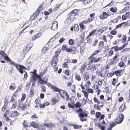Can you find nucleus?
I'll use <instances>...</instances> for the list:
<instances>
[{
	"mask_svg": "<svg viewBox=\"0 0 130 130\" xmlns=\"http://www.w3.org/2000/svg\"><path fill=\"white\" fill-rule=\"evenodd\" d=\"M79 10L77 9L73 10L68 14V20L71 22H72L75 19V16L78 13Z\"/></svg>",
	"mask_w": 130,
	"mask_h": 130,
	"instance_id": "obj_1",
	"label": "nucleus"
},
{
	"mask_svg": "<svg viewBox=\"0 0 130 130\" xmlns=\"http://www.w3.org/2000/svg\"><path fill=\"white\" fill-rule=\"evenodd\" d=\"M43 5V3L40 4L39 7L37 8L36 12L32 15L31 16L30 19H32V20H34L37 18V17L38 16L39 13H40V10H42V8Z\"/></svg>",
	"mask_w": 130,
	"mask_h": 130,
	"instance_id": "obj_2",
	"label": "nucleus"
},
{
	"mask_svg": "<svg viewBox=\"0 0 130 130\" xmlns=\"http://www.w3.org/2000/svg\"><path fill=\"white\" fill-rule=\"evenodd\" d=\"M61 97L63 99H65V95L66 97V100L68 101L69 99V94L67 92L64 90L61 89L60 90V93H59Z\"/></svg>",
	"mask_w": 130,
	"mask_h": 130,
	"instance_id": "obj_3",
	"label": "nucleus"
},
{
	"mask_svg": "<svg viewBox=\"0 0 130 130\" xmlns=\"http://www.w3.org/2000/svg\"><path fill=\"white\" fill-rule=\"evenodd\" d=\"M62 49L63 50H66L67 52H70L72 51H75L76 48L74 47H71V48H68L66 45H63L62 46Z\"/></svg>",
	"mask_w": 130,
	"mask_h": 130,
	"instance_id": "obj_4",
	"label": "nucleus"
},
{
	"mask_svg": "<svg viewBox=\"0 0 130 130\" xmlns=\"http://www.w3.org/2000/svg\"><path fill=\"white\" fill-rule=\"evenodd\" d=\"M16 68L17 69L19 72L21 73L22 74L23 73V69H26V68L23 66L19 64H16L15 65Z\"/></svg>",
	"mask_w": 130,
	"mask_h": 130,
	"instance_id": "obj_5",
	"label": "nucleus"
},
{
	"mask_svg": "<svg viewBox=\"0 0 130 130\" xmlns=\"http://www.w3.org/2000/svg\"><path fill=\"white\" fill-rule=\"evenodd\" d=\"M50 87L54 92H58L59 93H60V90H61V89H59L56 86L50 84Z\"/></svg>",
	"mask_w": 130,
	"mask_h": 130,
	"instance_id": "obj_6",
	"label": "nucleus"
},
{
	"mask_svg": "<svg viewBox=\"0 0 130 130\" xmlns=\"http://www.w3.org/2000/svg\"><path fill=\"white\" fill-rule=\"evenodd\" d=\"M58 61V59H56L53 57L52 59L50 62L51 66L52 67H54L56 66Z\"/></svg>",
	"mask_w": 130,
	"mask_h": 130,
	"instance_id": "obj_7",
	"label": "nucleus"
},
{
	"mask_svg": "<svg viewBox=\"0 0 130 130\" xmlns=\"http://www.w3.org/2000/svg\"><path fill=\"white\" fill-rule=\"evenodd\" d=\"M27 104L25 103H20L19 106V107L21 109L24 110L26 108Z\"/></svg>",
	"mask_w": 130,
	"mask_h": 130,
	"instance_id": "obj_8",
	"label": "nucleus"
},
{
	"mask_svg": "<svg viewBox=\"0 0 130 130\" xmlns=\"http://www.w3.org/2000/svg\"><path fill=\"white\" fill-rule=\"evenodd\" d=\"M108 16V14L107 13L105 12H102V14L100 15L99 18L103 20L104 19L106 18Z\"/></svg>",
	"mask_w": 130,
	"mask_h": 130,
	"instance_id": "obj_9",
	"label": "nucleus"
},
{
	"mask_svg": "<svg viewBox=\"0 0 130 130\" xmlns=\"http://www.w3.org/2000/svg\"><path fill=\"white\" fill-rule=\"evenodd\" d=\"M58 23L56 21H54L51 27V29L53 30H55L57 29L58 27Z\"/></svg>",
	"mask_w": 130,
	"mask_h": 130,
	"instance_id": "obj_10",
	"label": "nucleus"
},
{
	"mask_svg": "<svg viewBox=\"0 0 130 130\" xmlns=\"http://www.w3.org/2000/svg\"><path fill=\"white\" fill-rule=\"evenodd\" d=\"M59 100V99L58 97L57 98L54 97L51 100L52 105H55L56 103L58 102Z\"/></svg>",
	"mask_w": 130,
	"mask_h": 130,
	"instance_id": "obj_11",
	"label": "nucleus"
},
{
	"mask_svg": "<svg viewBox=\"0 0 130 130\" xmlns=\"http://www.w3.org/2000/svg\"><path fill=\"white\" fill-rule=\"evenodd\" d=\"M44 125L47 128H52L55 126L54 124L52 123H44Z\"/></svg>",
	"mask_w": 130,
	"mask_h": 130,
	"instance_id": "obj_12",
	"label": "nucleus"
},
{
	"mask_svg": "<svg viewBox=\"0 0 130 130\" xmlns=\"http://www.w3.org/2000/svg\"><path fill=\"white\" fill-rule=\"evenodd\" d=\"M87 112L85 110L83 111L82 109V122L86 121V119H83L82 118L84 117H87Z\"/></svg>",
	"mask_w": 130,
	"mask_h": 130,
	"instance_id": "obj_13",
	"label": "nucleus"
},
{
	"mask_svg": "<svg viewBox=\"0 0 130 130\" xmlns=\"http://www.w3.org/2000/svg\"><path fill=\"white\" fill-rule=\"evenodd\" d=\"M19 114L18 112L17 111H12L10 114V115L9 116L10 117H17L18 116Z\"/></svg>",
	"mask_w": 130,
	"mask_h": 130,
	"instance_id": "obj_14",
	"label": "nucleus"
},
{
	"mask_svg": "<svg viewBox=\"0 0 130 130\" xmlns=\"http://www.w3.org/2000/svg\"><path fill=\"white\" fill-rule=\"evenodd\" d=\"M61 50L60 49H58L56 51L55 53V55L53 57V58L58 59V58L59 55L60 54Z\"/></svg>",
	"mask_w": 130,
	"mask_h": 130,
	"instance_id": "obj_15",
	"label": "nucleus"
},
{
	"mask_svg": "<svg viewBox=\"0 0 130 130\" xmlns=\"http://www.w3.org/2000/svg\"><path fill=\"white\" fill-rule=\"evenodd\" d=\"M83 79L85 81L88 79L89 78L88 73L87 72H85L83 74Z\"/></svg>",
	"mask_w": 130,
	"mask_h": 130,
	"instance_id": "obj_16",
	"label": "nucleus"
},
{
	"mask_svg": "<svg viewBox=\"0 0 130 130\" xmlns=\"http://www.w3.org/2000/svg\"><path fill=\"white\" fill-rule=\"evenodd\" d=\"M0 54L3 57L5 60H7L8 59L9 57L7 54L5 53L3 51H1Z\"/></svg>",
	"mask_w": 130,
	"mask_h": 130,
	"instance_id": "obj_17",
	"label": "nucleus"
},
{
	"mask_svg": "<svg viewBox=\"0 0 130 130\" xmlns=\"http://www.w3.org/2000/svg\"><path fill=\"white\" fill-rule=\"evenodd\" d=\"M42 77V75H38L37 74L34 77H33V76H32V78L33 80L35 81H36L37 80V78L40 80L41 79V78Z\"/></svg>",
	"mask_w": 130,
	"mask_h": 130,
	"instance_id": "obj_18",
	"label": "nucleus"
},
{
	"mask_svg": "<svg viewBox=\"0 0 130 130\" xmlns=\"http://www.w3.org/2000/svg\"><path fill=\"white\" fill-rule=\"evenodd\" d=\"M87 70H90L91 71H94L97 69V68L94 66H93L90 65L88 66L87 68Z\"/></svg>",
	"mask_w": 130,
	"mask_h": 130,
	"instance_id": "obj_19",
	"label": "nucleus"
},
{
	"mask_svg": "<svg viewBox=\"0 0 130 130\" xmlns=\"http://www.w3.org/2000/svg\"><path fill=\"white\" fill-rule=\"evenodd\" d=\"M41 34L40 33H38L37 34L34 36L32 37V40H34L38 38H40L41 36Z\"/></svg>",
	"mask_w": 130,
	"mask_h": 130,
	"instance_id": "obj_20",
	"label": "nucleus"
},
{
	"mask_svg": "<svg viewBox=\"0 0 130 130\" xmlns=\"http://www.w3.org/2000/svg\"><path fill=\"white\" fill-rule=\"evenodd\" d=\"M38 130H46V129L45 125H39L38 127Z\"/></svg>",
	"mask_w": 130,
	"mask_h": 130,
	"instance_id": "obj_21",
	"label": "nucleus"
},
{
	"mask_svg": "<svg viewBox=\"0 0 130 130\" xmlns=\"http://www.w3.org/2000/svg\"><path fill=\"white\" fill-rule=\"evenodd\" d=\"M76 112L79 113V117L80 118V120L81 121V108H80L78 109H76Z\"/></svg>",
	"mask_w": 130,
	"mask_h": 130,
	"instance_id": "obj_22",
	"label": "nucleus"
},
{
	"mask_svg": "<svg viewBox=\"0 0 130 130\" xmlns=\"http://www.w3.org/2000/svg\"><path fill=\"white\" fill-rule=\"evenodd\" d=\"M118 56V55L116 54L115 56L112 59V61L111 62V63L113 64L115 62L116 63L117 62V60H116Z\"/></svg>",
	"mask_w": 130,
	"mask_h": 130,
	"instance_id": "obj_23",
	"label": "nucleus"
},
{
	"mask_svg": "<svg viewBox=\"0 0 130 130\" xmlns=\"http://www.w3.org/2000/svg\"><path fill=\"white\" fill-rule=\"evenodd\" d=\"M39 125L38 124H36L35 122H34L31 123L30 126L34 128H37L38 127Z\"/></svg>",
	"mask_w": 130,
	"mask_h": 130,
	"instance_id": "obj_24",
	"label": "nucleus"
},
{
	"mask_svg": "<svg viewBox=\"0 0 130 130\" xmlns=\"http://www.w3.org/2000/svg\"><path fill=\"white\" fill-rule=\"evenodd\" d=\"M102 57H99L98 58L96 57H93V60L95 62H97L99 61H101L102 60Z\"/></svg>",
	"mask_w": 130,
	"mask_h": 130,
	"instance_id": "obj_25",
	"label": "nucleus"
},
{
	"mask_svg": "<svg viewBox=\"0 0 130 130\" xmlns=\"http://www.w3.org/2000/svg\"><path fill=\"white\" fill-rule=\"evenodd\" d=\"M125 104H122L120 107L119 109V111L122 112L124 110V109L125 107Z\"/></svg>",
	"mask_w": 130,
	"mask_h": 130,
	"instance_id": "obj_26",
	"label": "nucleus"
},
{
	"mask_svg": "<svg viewBox=\"0 0 130 130\" xmlns=\"http://www.w3.org/2000/svg\"><path fill=\"white\" fill-rule=\"evenodd\" d=\"M17 95L13 94V95L11 97V99L10 101V102H14L15 100L16 99Z\"/></svg>",
	"mask_w": 130,
	"mask_h": 130,
	"instance_id": "obj_27",
	"label": "nucleus"
},
{
	"mask_svg": "<svg viewBox=\"0 0 130 130\" xmlns=\"http://www.w3.org/2000/svg\"><path fill=\"white\" fill-rule=\"evenodd\" d=\"M44 80H43V79H41L40 80H39V82H40L41 84H44L47 83V79L45 80V78H44Z\"/></svg>",
	"mask_w": 130,
	"mask_h": 130,
	"instance_id": "obj_28",
	"label": "nucleus"
},
{
	"mask_svg": "<svg viewBox=\"0 0 130 130\" xmlns=\"http://www.w3.org/2000/svg\"><path fill=\"white\" fill-rule=\"evenodd\" d=\"M5 120L6 121L9 122L10 124V125H12L13 124L14 120H11L8 117H7L6 119Z\"/></svg>",
	"mask_w": 130,
	"mask_h": 130,
	"instance_id": "obj_29",
	"label": "nucleus"
},
{
	"mask_svg": "<svg viewBox=\"0 0 130 130\" xmlns=\"http://www.w3.org/2000/svg\"><path fill=\"white\" fill-rule=\"evenodd\" d=\"M15 85V84L14 83H13L11 84L9 87L10 89L12 90H14L15 89V87L14 86Z\"/></svg>",
	"mask_w": 130,
	"mask_h": 130,
	"instance_id": "obj_30",
	"label": "nucleus"
},
{
	"mask_svg": "<svg viewBox=\"0 0 130 130\" xmlns=\"http://www.w3.org/2000/svg\"><path fill=\"white\" fill-rule=\"evenodd\" d=\"M35 103L36 105H39L41 103L40 99L39 98L36 99L35 101Z\"/></svg>",
	"mask_w": 130,
	"mask_h": 130,
	"instance_id": "obj_31",
	"label": "nucleus"
},
{
	"mask_svg": "<svg viewBox=\"0 0 130 130\" xmlns=\"http://www.w3.org/2000/svg\"><path fill=\"white\" fill-rule=\"evenodd\" d=\"M26 98V95L25 93H23L22 95V98L20 101L21 102L23 101Z\"/></svg>",
	"mask_w": 130,
	"mask_h": 130,
	"instance_id": "obj_32",
	"label": "nucleus"
},
{
	"mask_svg": "<svg viewBox=\"0 0 130 130\" xmlns=\"http://www.w3.org/2000/svg\"><path fill=\"white\" fill-rule=\"evenodd\" d=\"M4 105L7 106L8 103V99L7 97H6L4 99Z\"/></svg>",
	"mask_w": 130,
	"mask_h": 130,
	"instance_id": "obj_33",
	"label": "nucleus"
},
{
	"mask_svg": "<svg viewBox=\"0 0 130 130\" xmlns=\"http://www.w3.org/2000/svg\"><path fill=\"white\" fill-rule=\"evenodd\" d=\"M76 88V86L75 85H72L71 87H70V89L72 92L75 93V89Z\"/></svg>",
	"mask_w": 130,
	"mask_h": 130,
	"instance_id": "obj_34",
	"label": "nucleus"
},
{
	"mask_svg": "<svg viewBox=\"0 0 130 130\" xmlns=\"http://www.w3.org/2000/svg\"><path fill=\"white\" fill-rule=\"evenodd\" d=\"M39 116L36 114H34L31 115V118L33 120L35 119H38Z\"/></svg>",
	"mask_w": 130,
	"mask_h": 130,
	"instance_id": "obj_35",
	"label": "nucleus"
},
{
	"mask_svg": "<svg viewBox=\"0 0 130 130\" xmlns=\"http://www.w3.org/2000/svg\"><path fill=\"white\" fill-rule=\"evenodd\" d=\"M70 70L68 69H66L65 70L64 72V74L67 76H69L70 75V73H69Z\"/></svg>",
	"mask_w": 130,
	"mask_h": 130,
	"instance_id": "obj_36",
	"label": "nucleus"
},
{
	"mask_svg": "<svg viewBox=\"0 0 130 130\" xmlns=\"http://www.w3.org/2000/svg\"><path fill=\"white\" fill-rule=\"evenodd\" d=\"M95 15V13H93L92 14H91L90 15V17H91V18H89V19H90V20H91V22L92 21L94 18V16Z\"/></svg>",
	"mask_w": 130,
	"mask_h": 130,
	"instance_id": "obj_37",
	"label": "nucleus"
},
{
	"mask_svg": "<svg viewBox=\"0 0 130 130\" xmlns=\"http://www.w3.org/2000/svg\"><path fill=\"white\" fill-rule=\"evenodd\" d=\"M32 46V43H29L26 46V48H27L28 50H30Z\"/></svg>",
	"mask_w": 130,
	"mask_h": 130,
	"instance_id": "obj_38",
	"label": "nucleus"
},
{
	"mask_svg": "<svg viewBox=\"0 0 130 130\" xmlns=\"http://www.w3.org/2000/svg\"><path fill=\"white\" fill-rule=\"evenodd\" d=\"M96 31V29H94L92 30L91 32L90 33L89 35L88 36V37H91L92 36L93 34H94L95 32Z\"/></svg>",
	"mask_w": 130,
	"mask_h": 130,
	"instance_id": "obj_39",
	"label": "nucleus"
},
{
	"mask_svg": "<svg viewBox=\"0 0 130 130\" xmlns=\"http://www.w3.org/2000/svg\"><path fill=\"white\" fill-rule=\"evenodd\" d=\"M74 29L76 31H77L79 30V27L78 24H76L74 25Z\"/></svg>",
	"mask_w": 130,
	"mask_h": 130,
	"instance_id": "obj_40",
	"label": "nucleus"
},
{
	"mask_svg": "<svg viewBox=\"0 0 130 130\" xmlns=\"http://www.w3.org/2000/svg\"><path fill=\"white\" fill-rule=\"evenodd\" d=\"M118 46H115L112 47L111 48L112 49H113L115 51H119V48L118 47Z\"/></svg>",
	"mask_w": 130,
	"mask_h": 130,
	"instance_id": "obj_41",
	"label": "nucleus"
},
{
	"mask_svg": "<svg viewBox=\"0 0 130 130\" xmlns=\"http://www.w3.org/2000/svg\"><path fill=\"white\" fill-rule=\"evenodd\" d=\"M123 121L122 119L117 118L116 120V122L117 124L120 123H121Z\"/></svg>",
	"mask_w": 130,
	"mask_h": 130,
	"instance_id": "obj_42",
	"label": "nucleus"
},
{
	"mask_svg": "<svg viewBox=\"0 0 130 130\" xmlns=\"http://www.w3.org/2000/svg\"><path fill=\"white\" fill-rule=\"evenodd\" d=\"M9 110H7L4 114L3 117L6 118V119L7 117H8L7 116L9 114Z\"/></svg>",
	"mask_w": 130,
	"mask_h": 130,
	"instance_id": "obj_43",
	"label": "nucleus"
},
{
	"mask_svg": "<svg viewBox=\"0 0 130 130\" xmlns=\"http://www.w3.org/2000/svg\"><path fill=\"white\" fill-rule=\"evenodd\" d=\"M72 125L73 126L74 128L75 129H78L80 128L81 127V125H79L76 124H72Z\"/></svg>",
	"mask_w": 130,
	"mask_h": 130,
	"instance_id": "obj_44",
	"label": "nucleus"
},
{
	"mask_svg": "<svg viewBox=\"0 0 130 130\" xmlns=\"http://www.w3.org/2000/svg\"><path fill=\"white\" fill-rule=\"evenodd\" d=\"M122 71V70L116 71L115 72L114 74L117 76H119L120 75V73Z\"/></svg>",
	"mask_w": 130,
	"mask_h": 130,
	"instance_id": "obj_45",
	"label": "nucleus"
},
{
	"mask_svg": "<svg viewBox=\"0 0 130 130\" xmlns=\"http://www.w3.org/2000/svg\"><path fill=\"white\" fill-rule=\"evenodd\" d=\"M41 91L45 92L46 91V88L43 85H42L41 86Z\"/></svg>",
	"mask_w": 130,
	"mask_h": 130,
	"instance_id": "obj_46",
	"label": "nucleus"
},
{
	"mask_svg": "<svg viewBox=\"0 0 130 130\" xmlns=\"http://www.w3.org/2000/svg\"><path fill=\"white\" fill-rule=\"evenodd\" d=\"M61 4H56L55 6L54 7V10H57L59 9L60 7Z\"/></svg>",
	"mask_w": 130,
	"mask_h": 130,
	"instance_id": "obj_47",
	"label": "nucleus"
},
{
	"mask_svg": "<svg viewBox=\"0 0 130 130\" xmlns=\"http://www.w3.org/2000/svg\"><path fill=\"white\" fill-rule=\"evenodd\" d=\"M7 61V62H9L10 63V64H14L15 63L13 61H12L8 57V59L7 60H6Z\"/></svg>",
	"mask_w": 130,
	"mask_h": 130,
	"instance_id": "obj_48",
	"label": "nucleus"
},
{
	"mask_svg": "<svg viewBox=\"0 0 130 130\" xmlns=\"http://www.w3.org/2000/svg\"><path fill=\"white\" fill-rule=\"evenodd\" d=\"M28 124L27 122L25 120H24L23 123V126L25 128L26 127L28 126Z\"/></svg>",
	"mask_w": 130,
	"mask_h": 130,
	"instance_id": "obj_49",
	"label": "nucleus"
},
{
	"mask_svg": "<svg viewBox=\"0 0 130 130\" xmlns=\"http://www.w3.org/2000/svg\"><path fill=\"white\" fill-rule=\"evenodd\" d=\"M74 41L72 39H70L69 40L68 43L69 45H72L74 44Z\"/></svg>",
	"mask_w": 130,
	"mask_h": 130,
	"instance_id": "obj_50",
	"label": "nucleus"
},
{
	"mask_svg": "<svg viewBox=\"0 0 130 130\" xmlns=\"http://www.w3.org/2000/svg\"><path fill=\"white\" fill-rule=\"evenodd\" d=\"M74 105L76 108L78 107L81 106L80 103L78 102H77L75 104H74Z\"/></svg>",
	"mask_w": 130,
	"mask_h": 130,
	"instance_id": "obj_51",
	"label": "nucleus"
},
{
	"mask_svg": "<svg viewBox=\"0 0 130 130\" xmlns=\"http://www.w3.org/2000/svg\"><path fill=\"white\" fill-rule=\"evenodd\" d=\"M30 95L31 96H33L34 94V89H31L29 92Z\"/></svg>",
	"mask_w": 130,
	"mask_h": 130,
	"instance_id": "obj_52",
	"label": "nucleus"
},
{
	"mask_svg": "<svg viewBox=\"0 0 130 130\" xmlns=\"http://www.w3.org/2000/svg\"><path fill=\"white\" fill-rule=\"evenodd\" d=\"M91 1V0H82V3H83V4H86Z\"/></svg>",
	"mask_w": 130,
	"mask_h": 130,
	"instance_id": "obj_53",
	"label": "nucleus"
},
{
	"mask_svg": "<svg viewBox=\"0 0 130 130\" xmlns=\"http://www.w3.org/2000/svg\"><path fill=\"white\" fill-rule=\"evenodd\" d=\"M102 34V32L100 30H98L96 33V35L97 36H98L101 35Z\"/></svg>",
	"mask_w": 130,
	"mask_h": 130,
	"instance_id": "obj_54",
	"label": "nucleus"
},
{
	"mask_svg": "<svg viewBox=\"0 0 130 130\" xmlns=\"http://www.w3.org/2000/svg\"><path fill=\"white\" fill-rule=\"evenodd\" d=\"M24 72H25V74L24 75L23 79L25 80H26L27 79L28 76L27 73V72L25 71H24Z\"/></svg>",
	"mask_w": 130,
	"mask_h": 130,
	"instance_id": "obj_55",
	"label": "nucleus"
},
{
	"mask_svg": "<svg viewBox=\"0 0 130 130\" xmlns=\"http://www.w3.org/2000/svg\"><path fill=\"white\" fill-rule=\"evenodd\" d=\"M104 45V42L103 41H100L99 44V47H102Z\"/></svg>",
	"mask_w": 130,
	"mask_h": 130,
	"instance_id": "obj_56",
	"label": "nucleus"
},
{
	"mask_svg": "<svg viewBox=\"0 0 130 130\" xmlns=\"http://www.w3.org/2000/svg\"><path fill=\"white\" fill-rule=\"evenodd\" d=\"M37 71V70L36 69H34L33 70V72H30V73H31L33 74L34 75H32V76H33L34 77L35 75H36L37 74L36 73V72Z\"/></svg>",
	"mask_w": 130,
	"mask_h": 130,
	"instance_id": "obj_57",
	"label": "nucleus"
},
{
	"mask_svg": "<svg viewBox=\"0 0 130 130\" xmlns=\"http://www.w3.org/2000/svg\"><path fill=\"white\" fill-rule=\"evenodd\" d=\"M101 115V113L100 112H97L95 114V116L96 118H99Z\"/></svg>",
	"mask_w": 130,
	"mask_h": 130,
	"instance_id": "obj_58",
	"label": "nucleus"
},
{
	"mask_svg": "<svg viewBox=\"0 0 130 130\" xmlns=\"http://www.w3.org/2000/svg\"><path fill=\"white\" fill-rule=\"evenodd\" d=\"M90 19H88L86 20H84V21H83V23H83H84V24H86L88 23H89V22H91V20H90Z\"/></svg>",
	"mask_w": 130,
	"mask_h": 130,
	"instance_id": "obj_59",
	"label": "nucleus"
},
{
	"mask_svg": "<svg viewBox=\"0 0 130 130\" xmlns=\"http://www.w3.org/2000/svg\"><path fill=\"white\" fill-rule=\"evenodd\" d=\"M118 19L117 18H115L113 20H111L110 22L113 23H117L118 21Z\"/></svg>",
	"mask_w": 130,
	"mask_h": 130,
	"instance_id": "obj_60",
	"label": "nucleus"
},
{
	"mask_svg": "<svg viewBox=\"0 0 130 130\" xmlns=\"http://www.w3.org/2000/svg\"><path fill=\"white\" fill-rule=\"evenodd\" d=\"M124 118V116L122 114H119L118 116V118L120 119H122V120H123Z\"/></svg>",
	"mask_w": 130,
	"mask_h": 130,
	"instance_id": "obj_61",
	"label": "nucleus"
},
{
	"mask_svg": "<svg viewBox=\"0 0 130 130\" xmlns=\"http://www.w3.org/2000/svg\"><path fill=\"white\" fill-rule=\"evenodd\" d=\"M110 10L112 12L115 13L116 12V10L115 8H113V7H111L110 9Z\"/></svg>",
	"mask_w": 130,
	"mask_h": 130,
	"instance_id": "obj_62",
	"label": "nucleus"
},
{
	"mask_svg": "<svg viewBox=\"0 0 130 130\" xmlns=\"http://www.w3.org/2000/svg\"><path fill=\"white\" fill-rule=\"evenodd\" d=\"M126 17L130 18V12L128 11L125 13Z\"/></svg>",
	"mask_w": 130,
	"mask_h": 130,
	"instance_id": "obj_63",
	"label": "nucleus"
},
{
	"mask_svg": "<svg viewBox=\"0 0 130 130\" xmlns=\"http://www.w3.org/2000/svg\"><path fill=\"white\" fill-rule=\"evenodd\" d=\"M83 92V93L84 94V96H85V98H88V93L87 92H86L85 91H82Z\"/></svg>",
	"mask_w": 130,
	"mask_h": 130,
	"instance_id": "obj_64",
	"label": "nucleus"
}]
</instances>
